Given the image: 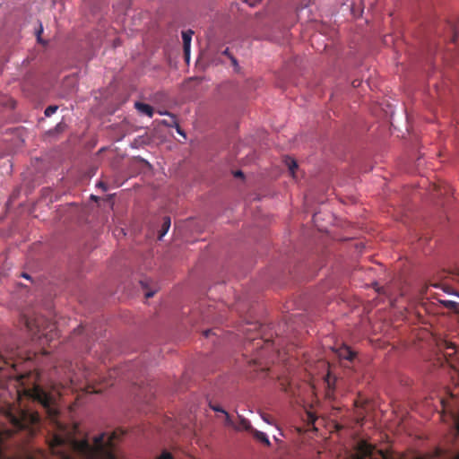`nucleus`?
<instances>
[{"label": "nucleus", "instance_id": "36", "mask_svg": "<svg viewBox=\"0 0 459 459\" xmlns=\"http://www.w3.org/2000/svg\"><path fill=\"white\" fill-rule=\"evenodd\" d=\"M24 379H25V376L24 375H21L19 377V381L21 382L22 385H25Z\"/></svg>", "mask_w": 459, "mask_h": 459}, {"label": "nucleus", "instance_id": "47", "mask_svg": "<svg viewBox=\"0 0 459 459\" xmlns=\"http://www.w3.org/2000/svg\"><path fill=\"white\" fill-rule=\"evenodd\" d=\"M433 287H439V284H432Z\"/></svg>", "mask_w": 459, "mask_h": 459}, {"label": "nucleus", "instance_id": "35", "mask_svg": "<svg viewBox=\"0 0 459 459\" xmlns=\"http://www.w3.org/2000/svg\"><path fill=\"white\" fill-rule=\"evenodd\" d=\"M234 175L237 178H242L243 177V173L240 170L236 171Z\"/></svg>", "mask_w": 459, "mask_h": 459}, {"label": "nucleus", "instance_id": "23", "mask_svg": "<svg viewBox=\"0 0 459 459\" xmlns=\"http://www.w3.org/2000/svg\"><path fill=\"white\" fill-rule=\"evenodd\" d=\"M58 107L57 106H54V105H51V106H48L46 109H45V116L46 117H50L52 116L53 114H55L57 110Z\"/></svg>", "mask_w": 459, "mask_h": 459}, {"label": "nucleus", "instance_id": "30", "mask_svg": "<svg viewBox=\"0 0 459 459\" xmlns=\"http://www.w3.org/2000/svg\"><path fill=\"white\" fill-rule=\"evenodd\" d=\"M230 62H231V65H232L235 68H238V61H237V59H236L233 56H230Z\"/></svg>", "mask_w": 459, "mask_h": 459}, {"label": "nucleus", "instance_id": "2", "mask_svg": "<svg viewBox=\"0 0 459 459\" xmlns=\"http://www.w3.org/2000/svg\"><path fill=\"white\" fill-rule=\"evenodd\" d=\"M2 412L13 427V432H24L31 437L39 431L42 421L38 411L22 407L19 403H6L2 407Z\"/></svg>", "mask_w": 459, "mask_h": 459}, {"label": "nucleus", "instance_id": "43", "mask_svg": "<svg viewBox=\"0 0 459 459\" xmlns=\"http://www.w3.org/2000/svg\"><path fill=\"white\" fill-rule=\"evenodd\" d=\"M326 395H327L328 397H330V395H331V391H330V390H328V391H327Z\"/></svg>", "mask_w": 459, "mask_h": 459}, {"label": "nucleus", "instance_id": "29", "mask_svg": "<svg viewBox=\"0 0 459 459\" xmlns=\"http://www.w3.org/2000/svg\"><path fill=\"white\" fill-rule=\"evenodd\" d=\"M97 186L101 188L103 191H107L108 190V186L106 185V183H104L103 181H100L98 184H97Z\"/></svg>", "mask_w": 459, "mask_h": 459}, {"label": "nucleus", "instance_id": "21", "mask_svg": "<svg viewBox=\"0 0 459 459\" xmlns=\"http://www.w3.org/2000/svg\"><path fill=\"white\" fill-rule=\"evenodd\" d=\"M316 419L317 417L314 412L310 411H307V420L309 425H313L316 422Z\"/></svg>", "mask_w": 459, "mask_h": 459}, {"label": "nucleus", "instance_id": "27", "mask_svg": "<svg viewBox=\"0 0 459 459\" xmlns=\"http://www.w3.org/2000/svg\"><path fill=\"white\" fill-rule=\"evenodd\" d=\"M264 341L262 339H254L252 342H250L248 345L255 346V347H262V343Z\"/></svg>", "mask_w": 459, "mask_h": 459}, {"label": "nucleus", "instance_id": "17", "mask_svg": "<svg viewBox=\"0 0 459 459\" xmlns=\"http://www.w3.org/2000/svg\"><path fill=\"white\" fill-rule=\"evenodd\" d=\"M175 456H177L176 454H173L169 450L164 448L161 454L159 456H156L154 459H175Z\"/></svg>", "mask_w": 459, "mask_h": 459}, {"label": "nucleus", "instance_id": "7", "mask_svg": "<svg viewBox=\"0 0 459 459\" xmlns=\"http://www.w3.org/2000/svg\"><path fill=\"white\" fill-rule=\"evenodd\" d=\"M194 31L191 30H186L182 32V39H183V48L186 59H189L190 56V47H191V39Z\"/></svg>", "mask_w": 459, "mask_h": 459}, {"label": "nucleus", "instance_id": "1", "mask_svg": "<svg viewBox=\"0 0 459 459\" xmlns=\"http://www.w3.org/2000/svg\"><path fill=\"white\" fill-rule=\"evenodd\" d=\"M25 392L47 414L48 427L46 439L52 455H60L59 459H74L68 455L69 452L79 456V459H121L120 443L125 435L122 429L77 437V427H70L60 420L56 394L36 384L25 388Z\"/></svg>", "mask_w": 459, "mask_h": 459}, {"label": "nucleus", "instance_id": "33", "mask_svg": "<svg viewBox=\"0 0 459 459\" xmlns=\"http://www.w3.org/2000/svg\"><path fill=\"white\" fill-rule=\"evenodd\" d=\"M222 55H225L227 56L229 58H230V56H232L229 50V48H226L223 52H222Z\"/></svg>", "mask_w": 459, "mask_h": 459}, {"label": "nucleus", "instance_id": "10", "mask_svg": "<svg viewBox=\"0 0 459 459\" xmlns=\"http://www.w3.org/2000/svg\"><path fill=\"white\" fill-rule=\"evenodd\" d=\"M134 108L141 114L146 115L149 117H152L153 116V108L151 105H149V104L137 101V102L134 103Z\"/></svg>", "mask_w": 459, "mask_h": 459}, {"label": "nucleus", "instance_id": "19", "mask_svg": "<svg viewBox=\"0 0 459 459\" xmlns=\"http://www.w3.org/2000/svg\"><path fill=\"white\" fill-rule=\"evenodd\" d=\"M249 366H257L262 371H264L266 368L263 366V363L259 358L253 359L248 361Z\"/></svg>", "mask_w": 459, "mask_h": 459}, {"label": "nucleus", "instance_id": "20", "mask_svg": "<svg viewBox=\"0 0 459 459\" xmlns=\"http://www.w3.org/2000/svg\"><path fill=\"white\" fill-rule=\"evenodd\" d=\"M223 415L225 418L224 424L228 427H231L234 429L235 422L231 420V417L230 416V414L227 411H223Z\"/></svg>", "mask_w": 459, "mask_h": 459}, {"label": "nucleus", "instance_id": "41", "mask_svg": "<svg viewBox=\"0 0 459 459\" xmlns=\"http://www.w3.org/2000/svg\"><path fill=\"white\" fill-rule=\"evenodd\" d=\"M260 1H261V0H254V2H253V3H250V5H253V4H255V3H257V2H260Z\"/></svg>", "mask_w": 459, "mask_h": 459}, {"label": "nucleus", "instance_id": "31", "mask_svg": "<svg viewBox=\"0 0 459 459\" xmlns=\"http://www.w3.org/2000/svg\"><path fill=\"white\" fill-rule=\"evenodd\" d=\"M262 419H263L265 422H267L268 424H272V421H271V420H270V416H269V415L263 414V415H262Z\"/></svg>", "mask_w": 459, "mask_h": 459}, {"label": "nucleus", "instance_id": "32", "mask_svg": "<svg viewBox=\"0 0 459 459\" xmlns=\"http://www.w3.org/2000/svg\"><path fill=\"white\" fill-rule=\"evenodd\" d=\"M363 420H364V417L362 415H360V414L358 415L357 423L362 425Z\"/></svg>", "mask_w": 459, "mask_h": 459}, {"label": "nucleus", "instance_id": "24", "mask_svg": "<svg viewBox=\"0 0 459 459\" xmlns=\"http://www.w3.org/2000/svg\"><path fill=\"white\" fill-rule=\"evenodd\" d=\"M448 26H449V30L452 32V37H451L450 40H451V42H455L456 40L458 31L456 30L455 27L453 24L449 23Z\"/></svg>", "mask_w": 459, "mask_h": 459}, {"label": "nucleus", "instance_id": "3", "mask_svg": "<svg viewBox=\"0 0 459 459\" xmlns=\"http://www.w3.org/2000/svg\"><path fill=\"white\" fill-rule=\"evenodd\" d=\"M65 383H61V389L56 390V394L61 396L65 393V389L72 392L83 391L88 394H98L102 392L103 387L97 383L98 373L92 372L84 366H76V369L70 364Z\"/></svg>", "mask_w": 459, "mask_h": 459}, {"label": "nucleus", "instance_id": "18", "mask_svg": "<svg viewBox=\"0 0 459 459\" xmlns=\"http://www.w3.org/2000/svg\"><path fill=\"white\" fill-rule=\"evenodd\" d=\"M140 283H141V285L143 286V288L144 290H148V282H147L146 281H140ZM155 292H156V290H147V291L145 292V294H144V295H145V298H146V299H150V298L153 297V296H154V294H155Z\"/></svg>", "mask_w": 459, "mask_h": 459}, {"label": "nucleus", "instance_id": "46", "mask_svg": "<svg viewBox=\"0 0 459 459\" xmlns=\"http://www.w3.org/2000/svg\"><path fill=\"white\" fill-rule=\"evenodd\" d=\"M352 84H353L354 87L357 86L356 81L352 82Z\"/></svg>", "mask_w": 459, "mask_h": 459}, {"label": "nucleus", "instance_id": "22", "mask_svg": "<svg viewBox=\"0 0 459 459\" xmlns=\"http://www.w3.org/2000/svg\"><path fill=\"white\" fill-rule=\"evenodd\" d=\"M452 419L456 433L459 435V411L452 415Z\"/></svg>", "mask_w": 459, "mask_h": 459}, {"label": "nucleus", "instance_id": "14", "mask_svg": "<svg viewBox=\"0 0 459 459\" xmlns=\"http://www.w3.org/2000/svg\"><path fill=\"white\" fill-rule=\"evenodd\" d=\"M434 298L437 300V302H439L440 304H442L445 307H446L448 309H456L457 308L458 303L455 301L442 299L439 298L438 294H436L434 296Z\"/></svg>", "mask_w": 459, "mask_h": 459}, {"label": "nucleus", "instance_id": "16", "mask_svg": "<svg viewBox=\"0 0 459 459\" xmlns=\"http://www.w3.org/2000/svg\"><path fill=\"white\" fill-rule=\"evenodd\" d=\"M286 166L288 167L290 172L294 177L295 170L298 169L297 161L290 158H286L285 160Z\"/></svg>", "mask_w": 459, "mask_h": 459}, {"label": "nucleus", "instance_id": "15", "mask_svg": "<svg viewBox=\"0 0 459 459\" xmlns=\"http://www.w3.org/2000/svg\"><path fill=\"white\" fill-rule=\"evenodd\" d=\"M286 166L288 167L290 172L294 177L295 170L298 169L297 161L290 158H286L285 160Z\"/></svg>", "mask_w": 459, "mask_h": 459}, {"label": "nucleus", "instance_id": "6", "mask_svg": "<svg viewBox=\"0 0 459 459\" xmlns=\"http://www.w3.org/2000/svg\"><path fill=\"white\" fill-rule=\"evenodd\" d=\"M22 359L20 351L6 348L4 353L0 352V370L9 366L15 369L19 361Z\"/></svg>", "mask_w": 459, "mask_h": 459}, {"label": "nucleus", "instance_id": "37", "mask_svg": "<svg viewBox=\"0 0 459 459\" xmlns=\"http://www.w3.org/2000/svg\"><path fill=\"white\" fill-rule=\"evenodd\" d=\"M75 332H78L79 333H82L84 331V327L82 325H80L77 329L74 330Z\"/></svg>", "mask_w": 459, "mask_h": 459}, {"label": "nucleus", "instance_id": "48", "mask_svg": "<svg viewBox=\"0 0 459 459\" xmlns=\"http://www.w3.org/2000/svg\"><path fill=\"white\" fill-rule=\"evenodd\" d=\"M327 385H328V386H330V380H329V378L327 379Z\"/></svg>", "mask_w": 459, "mask_h": 459}, {"label": "nucleus", "instance_id": "39", "mask_svg": "<svg viewBox=\"0 0 459 459\" xmlns=\"http://www.w3.org/2000/svg\"><path fill=\"white\" fill-rule=\"evenodd\" d=\"M211 333H212V330H206L204 332V334L205 335V337H208Z\"/></svg>", "mask_w": 459, "mask_h": 459}, {"label": "nucleus", "instance_id": "40", "mask_svg": "<svg viewBox=\"0 0 459 459\" xmlns=\"http://www.w3.org/2000/svg\"><path fill=\"white\" fill-rule=\"evenodd\" d=\"M412 459H425V458L422 456L417 455V456H414Z\"/></svg>", "mask_w": 459, "mask_h": 459}, {"label": "nucleus", "instance_id": "44", "mask_svg": "<svg viewBox=\"0 0 459 459\" xmlns=\"http://www.w3.org/2000/svg\"><path fill=\"white\" fill-rule=\"evenodd\" d=\"M108 385H113V383H107V384L105 385V386H108Z\"/></svg>", "mask_w": 459, "mask_h": 459}, {"label": "nucleus", "instance_id": "4", "mask_svg": "<svg viewBox=\"0 0 459 459\" xmlns=\"http://www.w3.org/2000/svg\"><path fill=\"white\" fill-rule=\"evenodd\" d=\"M353 449L355 456L350 459H394L393 453L387 447H378L367 438L356 437L353 440Z\"/></svg>", "mask_w": 459, "mask_h": 459}, {"label": "nucleus", "instance_id": "13", "mask_svg": "<svg viewBox=\"0 0 459 459\" xmlns=\"http://www.w3.org/2000/svg\"><path fill=\"white\" fill-rule=\"evenodd\" d=\"M178 425H181L182 427H187V423L184 422L181 419L178 421L169 420L168 422H166V428L168 429H173L175 432L179 433V428Z\"/></svg>", "mask_w": 459, "mask_h": 459}, {"label": "nucleus", "instance_id": "8", "mask_svg": "<svg viewBox=\"0 0 459 459\" xmlns=\"http://www.w3.org/2000/svg\"><path fill=\"white\" fill-rule=\"evenodd\" d=\"M336 354L341 359H346L349 361H352L356 356V353L346 345H342L338 348L336 350Z\"/></svg>", "mask_w": 459, "mask_h": 459}, {"label": "nucleus", "instance_id": "26", "mask_svg": "<svg viewBox=\"0 0 459 459\" xmlns=\"http://www.w3.org/2000/svg\"><path fill=\"white\" fill-rule=\"evenodd\" d=\"M442 290L444 292L446 293H448V294H453V295H457L456 292H455L451 287L447 286V285H442Z\"/></svg>", "mask_w": 459, "mask_h": 459}, {"label": "nucleus", "instance_id": "45", "mask_svg": "<svg viewBox=\"0 0 459 459\" xmlns=\"http://www.w3.org/2000/svg\"><path fill=\"white\" fill-rule=\"evenodd\" d=\"M451 459H459V455H456L455 457H452Z\"/></svg>", "mask_w": 459, "mask_h": 459}, {"label": "nucleus", "instance_id": "28", "mask_svg": "<svg viewBox=\"0 0 459 459\" xmlns=\"http://www.w3.org/2000/svg\"><path fill=\"white\" fill-rule=\"evenodd\" d=\"M173 123L175 124L177 132L179 134H181L184 138H186V134H185L184 131L181 129V127L179 126V125L176 122V120L174 118H173Z\"/></svg>", "mask_w": 459, "mask_h": 459}, {"label": "nucleus", "instance_id": "11", "mask_svg": "<svg viewBox=\"0 0 459 459\" xmlns=\"http://www.w3.org/2000/svg\"><path fill=\"white\" fill-rule=\"evenodd\" d=\"M251 435L256 441H258L265 446H270L269 438L265 433L255 429H252Z\"/></svg>", "mask_w": 459, "mask_h": 459}, {"label": "nucleus", "instance_id": "34", "mask_svg": "<svg viewBox=\"0 0 459 459\" xmlns=\"http://www.w3.org/2000/svg\"><path fill=\"white\" fill-rule=\"evenodd\" d=\"M342 429H343V426H342V424H339V423H336V424H335V429H336L337 431H340V430H342Z\"/></svg>", "mask_w": 459, "mask_h": 459}, {"label": "nucleus", "instance_id": "9", "mask_svg": "<svg viewBox=\"0 0 459 459\" xmlns=\"http://www.w3.org/2000/svg\"><path fill=\"white\" fill-rule=\"evenodd\" d=\"M238 422L235 423L234 429L237 431H242V430L248 431L251 434L252 429H255L252 427L250 421L241 415H238Z\"/></svg>", "mask_w": 459, "mask_h": 459}, {"label": "nucleus", "instance_id": "49", "mask_svg": "<svg viewBox=\"0 0 459 459\" xmlns=\"http://www.w3.org/2000/svg\"><path fill=\"white\" fill-rule=\"evenodd\" d=\"M437 455H438V456H440V455H441V451H440V450H438Z\"/></svg>", "mask_w": 459, "mask_h": 459}, {"label": "nucleus", "instance_id": "5", "mask_svg": "<svg viewBox=\"0 0 459 459\" xmlns=\"http://www.w3.org/2000/svg\"><path fill=\"white\" fill-rule=\"evenodd\" d=\"M22 322L31 337L39 340L43 337L48 340L49 333L52 335V332L56 328L53 323L48 321L42 316H24Z\"/></svg>", "mask_w": 459, "mask_h": 459}, {"label": "nucleus", "instance_id": "42", "mask_svg": "<svg viewBox=\"0 0 459 459\" xmlns=\"http://www.w3.org/2000/svg\"><path fill=\"white\" fill-rule=\"evenodd\" d=\"M22 277L29 279V275L27 273H22Z\"/></svg>", "mask_w": 459, "mask_h": 459}, {"label": "nucleus", "instance_id": "12", "mask_svg": "<svg viewBox=\"0 0 459 459\" xmlns=\"http://www.w3.org/2000/svg\"><path fill=\"white\" fill-rule=\"evenodd\" d=\"M170 224H171L170 217L165 216L163 218L161 229L159 231V239H161L167 234V232L169 231V228H170Z\"/></svg>", "mask_w": 459, "mask_h": 459}, {"label": "nucleus", "instance_id": "38", "mask_svg": "<svg viewBox=\"0 0 459 459\" xmlns=\"http://www.w3.org/2000/svg\"><path fill=\"white\" fill-rule=\"evenodd\" d=\"M42 33V28H40V30H39L38 34H37V38H38V40L39 41H41V39H40V34Z\"/></svg>", "mask_w": 459, "mask_h": 459}, {"label": "nucleus", "instance_id": "25", "mask_svg": "<svg viewBox=\"0 0 459 459\" xmlns=\"http://www.w3.org/2000/svg\"><path fill=\"white\" fill-rule=\"evenodd\" d=\"M210 408L217 412H221L223 414V411H226L222 407H221L219 404H213L212 403H209Z\"/></svg>", "mask_w": 459, "mask_h": 459}]
</instances>
